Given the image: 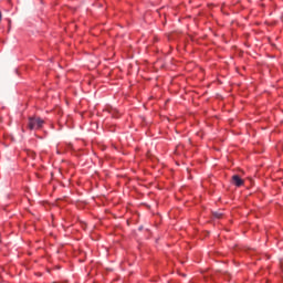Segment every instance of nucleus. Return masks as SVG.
Returning <instances> with one entry per match:
<instances>
[{"mask_svg": "<svg viewBox=\"0 0 283 283\" xmlns=\"http://www.w3.org/2000/svg\"><path fill=\"white\" fill-rule=\"evenodd\" d=\"M1 19H2V14H1V12H0V21H1Z\"/></svg>", "mask_w": 283, "mask_h": 283, "instance_id": "7ed1b4c3", "label": "nucleus"}, {"mask_svg": "<svg viewBox=\"0 0 283 283\" xmlns=\"http://www.w3.org/2000/svg\"><path fill=\"white\" fill-rule=\"evenodd\" d=\"M44 123L45 122L43 119H41L40 117H30L28 128L31 130L32 129H41V127H43Z\"/></svg>", "mask_w": 283, "mask_h": 283, "instance_id": "f257e3e1", "label": "nucleus"}, {"mask_svg": "<svg viewBox=\"0 0 283 283\" xmlns=\"http://www.w3.org/2000/svg\"><path fill=\"white\" fill-rule=\"evenodd\" d=\"M232 182L235 187H242V185H244V180L238 175L232 176Z\"/></svg>", "mask_w": 283, "mask_h": 283, "instance_id": "f03ea898", "label": "nucleus"}]
</instances>
